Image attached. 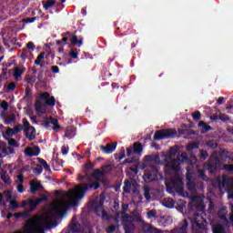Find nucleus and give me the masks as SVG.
Listing matches in <instances>:
<instances>
[{"label": "nucleus", "instance_id": "1", "mask_svg": "<svg viewBox=\"0 0 233 233\" xmlns=\"http://www.w3.org/2000/svg\"><path fill=\"white\" fill-rule=\"evenodd\" d=\"M92 177H95L96 180L92 181ZM101 177H103V171L101 169H96L91 177L87 173L84 177L79 175L78 179L80 181H86L87 184H80L75 191L73 190L69 193L70 207H77L79 199H83L86 190H97L101 187V184H99Z\"/></svg>", "mask_w": 233, "mask_h": 233}, {"label": "nucleus", "instance_id": "2", "mask_svg": "<svg viewBox=\"0 0 233 233\" xmlns=\"http://www.w3.org/2000/svg\"><path fill=\"white\" fill-rule=\"evenodd\" d=\"M205 207H198V210L195 211L193 218L191 220V228L194 233H207L208 228H207V219L205 218Z\"/></svg>", "mask_w": 233, "mask_h": 233}, {"label": "nucleus", "instance_id": "3", "mask_svg": "<svg viewBox=\"0 0 233 233\" xmlns=\"http://www.w3.org/2000/svg\"><path fill=\"white\" fill-rule=\"evenodd\" d=\"M122 226L125 233H134L136 232V224H134V217L132 215L127 214L128 210V205H122Z\"/></svg>", "mask_w": 233, "mask_h": 233}, {"label": "nucleus", "instance_id": "4", "mask_svg": "<svg viewBox=\"0 0 233 233\" xmlns=\"http://www.w3.org/2000/svg\"><path fill=\"white\" fill-rule=\"evenodd\" d=\"M204 168L208 174H218L221 170V160L212 155L208 160L204 164Z\"/></svg>", "mask_w": 233, "mask_h": 233}, {"label": "nucleus", "instance_id": "5", "mask_svg": "<svg viewBox=\"0 0 233 233\" xmlns=\"http://www.w3.org/2000/svg\"><path fill=\"white\" fill-rule=\"evenodd\" d=\"M143 179L146 183H152V181H158L159 179V169L157 166L151 165L145 171L143 175Z\"/></svg>", "mask_w": 233, "mask_h": 233}, {"label": "nucleus", "instance_id": "6", "mask_svg": "<svg viewBox=\"0 0 233 233\" xmlns=\"http://www.w3.org/2000/svg\"><path fill=\"white\" fill-rule=\"evenodd\" d=\"M176 136H177L176 128H167L156 131L153 139L154 141H161V139H168L169 137H176Z\"/></svg>", "mask_w": 233, "mask_h": 233}, {"label": "nucleus", "instance_id": "7", "mask_svg": "<svg viewBox=\"0 0 233 233\" xmlns=\"http://www.w3.org/2000/svg\"><path fill=\"white\" fill-rule=\"evenodd\" d=\"M187 159H188V157H187V155L185 154L177 156V159H172V157H168L167 167H168L174 172H178V170L181 168V167H179V163H183Z\"/></svg>", "mask_w": 233, "mask_h": 233}, {"label": "nucleus", "instance_id": "8", "mask_svg": "<svg viewBox=\"0 0 233 233\" xmlns=\"http://www.w3.org/2000/svg\"><path fill=\"white\" fill-rule=\"evenodd\" d=\"M22 123V127L26 139H28L29 141H34V139H35V127L30 126V122H28L26 118H23Z\"/></svg>", "mask_w": 233, "mask_h": 233}, {"label": "nucleus", "instance_id": "9", "mask_svg": "<svg viewBox=\"0 0 233 233\" xmlns=\"http://www.w3.org/2000/svg\"><path fill=\"white\" fill-rule=\"evenodd\" d=\"M40 101H46L44 105L46 106H56V97L50 96V93L45 92L39 96Z\"/></svg>", "mask_w": 233, "mask_h": 233}, {"label": "nucleus", "instance_id": "10", "mask_svg": "<svg viewBox=\"0 0 233 233\" xmlns=\"http://www.w3.org/2000/svg\"><path fill=\"white\" fill-rule=\"evenodd\" d=\"M67 208L63 203H56L53 206V212L56 214V216H60V218H63L65 214H66Z\"/></svg>", "mask_w": 233, "mask_h": 233}, {"label": "nucleus", "instance_id": "11", "mask_svg": "<svg viewBox=\"0 0 233 233\" xmlns=\"http://www.w3.org/2000/svg\"><path fill=\"white\" fill-rule=\"evenodd\" d=\"M116 148H117V142L107 143L106 146H100V150L103 154H112V152H116Z\"/></svg>", "mask_w": 233, "mask_h": 233}, {"label": "nucleus", "instance_id": "12", "mask_svg": "<svg viewBox=\"0 0 233 233\" xmlns=\"http://www.w3.org/2000/svg\"><path fill=\"white\" fill-rule=\"evenodd\" d=\"M93 207L95 208V212L97 214V216H102L105 218V216L108 217V214H106L105 211H103V207L105 205V200L100 199L98 202H94Z\"/></svg>", "mask_w": 233, "mask_h": 233}, {"label": "nucleus", "instance_id": "13", "mask_svg": "<svg viewBox=\"0 0 233 233\" xmlns=\"http://www.w3.org/2000/svg\"><path fill=\"white\" fill-rule=\"evenodd\" d=\"M142 232L143 233H163L159 228H154L152 224L143 222L142 226Z\"/></svg>", "mask_w": 233, "mask_h": 233}, {"label": "nucleus", "instance_id": "14", "mask_svg": "<svg viewBox=\"0 0 233 233\" xmlns=\"http://www.w3.org/2000/svg\"><path fill=\"white\" fill-rule=\"evenodd\" d=\"M40 153L41 149L37 146L34 147H28L25 150V156H29V157H34V156H37Z\"/></svg>", "mask_w": 233, "mask_h": 233}, {"label": "nucleus", "instance_id": "15", "mask_svg": "<svg viewBox=\"0 0 233 233\" xmlns=\"http://www.w3.org/2000/svg\"><path fill=\"white\" fill-rule=\"evenodd\" d=\"M43 185L39 181H33L30 183V192L31 194H35L39 190H43Z\"/></svg>", "mask_w": 233, "mask_h": 233}, {"label": "nucleus", "instance_id": "16", "mask_svg": "<svg viewBox=\"0 0 233 233\" xmlns=\"http://www.w3.org/2000/svg\"><path fill=\"white\" fill-rule=\"evenodd\" d=\"M177 232L178 233H187L188 232V221L187 219L182 220L178 227L177 228Z\"/></svg>", "mask_w": 233, "mask_h": 233}, {"label": "nucleus", "instance_id": "17", "mask_svg": "<svg viewBox=\"0 0 233 233\" xmlns=\"http://www.w3.org/2000/svg\"><path fill=\"white\" fill-rule=\"evenodd\" d=\"M145 159L147 163H155L156 165L161 164V159L159 158V155H148L145 157Z\"/></svg>", "mask_w": 233, "mask_h": 233}, {"label": "nucleus", "instance_id": "18", "mask_svg": "<svg viewBox=\"0 0 233 233\" xmlns=\"http://www.w3.org/2000/svg\"><path fill=\"white\" fill-rule=\"evenodd\" d=\"M25 72H26V68L25 66L23 67H19V66H15L14 68V77L15 79L17 81L19 79V77H21V76H23V74H25Z\"/></svg>", "mask_w": 233, "mask_h": 233}, {"label": "nucleus", "instance_id": "19", "mask_svg": "<svg viewBox=\"0 0 233 233\" xmlns=\"http://www.w3.org/2000/svg\"><path fill=\"white\" fill-rule=\"evenodd\" d=\"M69 40L73 46H83V38H77V35H70Z\"/></svg>", "mask_w": 233, "mask_h": 233}, {"label": "nucleus", "instance_id": "20", "mask_svg": "<svg viewBox=\"0 0 233 233\" xmlns=\"http://www.w3.org/2000/svg\"><path fill=\"white\" fill-rule=\"evenodd\" d=\"M76 136V130H74V127H69L66 128V132L64 135V137H67L68 139H72Z\"/></svg>", "mask_w": 233, "mask_h": 233}, {"label": "nucleus", "instance_id": "21", "mask_svg": "<svg viewBox=\"0 0 233 233\" xmlns=\"http://www.w3.org/2000/svg\"><path fill=\"white\" fill-rule=\"evenodd\" d=\"M35 110L37 114H45V108H43V103H41V100L35 101Z\"/></svg>", "mask_w": 233, "mask_h": 233}, {"label": "nucleus", "instance_id": "22", "mask_svg": "<svg viewBox=\"0 0 233 233\" xmlns=\"http://www.w3.org/2000/svg\"><path fill=\"white\" fill-rule=\"evenodd\" d=\"M27 205L29 208L26 210V212H34V210L37 208V204H35V200L34 198H29L27 200Z\"/></svg>", "mask_w": 233, "mask_h": 233}, {"label": "nucleus", "instance_id": "23", "mask_svg": "<svg viewBox=\"0 0 233 233\" xmlns=\"http://www.w3.org/2000/svg\"><path fill=\"white\" fill-rule=\"evenodd\" d=\"M198 127H199L200 128H202V129H201V133H202V134H207V132H209V130H212V127L207 125V124H206L205 122H203V121H200V122L198 123Z\"/></svg>", "mask_w": 233, "mask_h": 233}, {"label": "nucleus", "instance_id": "24", "mask_svg": "<svg viewBox=\"0 0 233 233\" xmlns=\"http://www.w3.org/2000/svg\"><path fill=\"white\" fill-rule=\"evenodd\" d=\"M134 154H141L143 152V145L140 142H135L133 144Z\"/></svg>", "mask_w": 233, "mask_h": 233}, {"label": "nucleus", "instance_id": "25", "mask_svg": "<svg viewBox=\"0 0 233 233\" xmlns=\"http://www.w3.org/2000/svg\"><path fill=\"white\" fill-rule=\"evenodd\" d=\"M123 190L126 194H130L132 190V182L130 180H125Z\"/></svg>", "mask_w": 233, "mask_h": 233}, {"label": "nucleus", "instance_id": "26", "mask_svg": "<svg viewBox=\"0 0 233 233\" xmlns=\"http://www.w3.org/2000/svg\"><path fill=\"white\" fill-rule=\"evenodd\" d=\"M1 179L5 185H12V179H10V176L6 173V171H3Z\"/></svg>", "mask_w": 233, "mask_h": 233}, {"label": "nucleus", "instance_id": "27", "mask_svg": "<svg viewBox=\"0 0 233 233\" xmlns=\"http://www.w3.org/2000/svg\"><path fill=\"white\" fill-rule=\"evenodd\" d=\"M144 198L147 199V201H150L152 199V196L150 195V187L148 186H144Z\"/></svg>", "mask_w": 233, "mask_h": 233}, {"label": "nucleus", "instance_id": "28", "mask_svg": "<svg viewBox=\"0 0 233 233\" xmlns=\"http://www.w3.org/2000/svg\"><path fill=\"white\" fill-rule=\"evenodd\" d=\"M198 148H199L198 142H192L186 147V149L187 150V152H192V150H196Z\"/></svg>", "mask_w": 233, "mask_h": 233}, {"label": "nucleus", "instance_id": "29", "mask_svg": "<svg viewBox=\"0 0 233 233\" xmlns=\"http://www.w3.org/2000/svg\"><path fill=\"white\" fill-rule=\"evenodd\" d=\"M42 59H45V52H41L35 60V65L41 66V68H43V64H41Z\"/></svg>", "mask_w": 233, "mask_h": 233}, {"label": "nucleus", "instance_id": "30", "mask_svg": "<svg viewBox=\"0 0 233 233\" xmlns=\"http://www.w3.org/2000/svg\"><path fill=\"white\" fill-rule=\"evenodd\" d=\"M49 122L51 125H54L53 130H57L61 128V126L59 125V121L52 116L49 117Z\"/></svg>", "mask_w": 233, "mask_h": 233}, {"label": "nucleus", "instance_id": "31", "mask_svg": "<svg viewBox=\"0 0 233 233\" xmlns=\"http://www.w3.org/2000/svg\"><path fill=\"white\" fill-rule=\"evenodd\" d=\"M218 216L222 221H228V218H227V215L225 213V208L219 209L218 212Z\"/></svg>", "mask_w": 233, "mask_h": 233}, {"label": "nucleus", "instance_id": "32", "mask_svg": "<svg viewBox=\"0 0 233 233\" xmlns=\"http://www.w3.org/2000/svg\"><path fill=\"white\" fill-rule=\"evenodd\" d=\"M213 233H225V228H223V225L218 224L214 226Z\"/></svg>", "mask_w": 233, "mask_h": 233}, {"label": "nucleus", "instance_id": "33", "mask_svg": "<svg viewBox=\"0 0 233 233\" xmlns=\"http://www.w3.org/2000/svg\"><path fill=\"white\" fill-rule=\"evenodd\" d=\"M44 5V10H48L49 8H52L56 5V0L46 1V3L43 2Z\"/></svg>", "mask_w": 233, "mask_h": 233}, {"label": "nucleus", "instance_id": "34", "mask_svg": "<svg viewBox=\"0 0 233 233\" xmlns=\"http://www.w3.org/2000/svg\"><path fill=\"white\" fill-rule=\"evenodd\" d=\"M218 119L223 123H227L228 121H230V116L227 114L219 113Z\"/></svg>", "mask_w": 233, "mask_h": 233}, {"label": "nucleus", "instance_id": "35", "mask_svg": "<svg viewBox=\"0 0 233 233\" xmlns=\"http://www.w3.org/2000/svg\"><path fill=\"white\" fill-rule=\"evenodd\" d=\"M176 202L172 198H167V200L165 201V207H167V208H174Z\"/></svg>", "mask_w": 233, "mask_h": 233}, {"label": "nucleus", "instance_id": "36", "mask_svg": "<svg viewBox=\"0 0 233 233\" xmlns=\"http://www.w3.org/2000/svg\"><path fill=\"white\" fill-rule=\"evenodd\" d=\"M187 187L189 192H196V183H194V181L189 180L187 184Z\"/></svg>", "mask_w": 233, "mask_h": 233}, {"label": "nucleus", "instance_id": "37", "mask_svg": "<svg viewBox=\"0 0 233 233\" xmlns=\"http://www.w3.org/2000/svg\"><path fill=\"white\" fill-rule=\"evenodd\" d=\"M6 141H8L9 147H15L17 148L19 147V144H17V141L15 138H5Z\"/></svg>", "mask_w": 233, "mask_h": 233}, {"label": "nucleus", "instance_id": "38", "mask_svg": "<svg viewBox=\"0 0 233 233\" xmlns=\"http://www.w3.org/2000/svg\"><path fill=\"white\" fill-rule=\"evenodd\" d=\"M70 35H72V33H70V32L63 33L62 34L63 38L61 39L62 43H66V41H68V39H70Z\"/></svg>", "mask_w": 233, "mask_h": 233}, {"label": "nucleus", "instance_id": "39", "mask_svg": "<svg viewBox=\"0 0 233 233\" xmlns=\"http://www.w3.org/2000/svg\"><path fill=\"white\" fill-rule=\"evenodd\" d=\"M69 56L72 59H77L79 53H77V49H71L69 52Z\"/></svg>", "mask_w": 233, "mask_h": 233}, {"label": "nucleus", "instance_id": "40", "mask_svg": "<svg viewBox=\"0 0 233 233\" xmlns=\"http://www.w3.org/2000/svg\"><path fill=\"white\" fill-rule=\"evenodd\" d=\"M30 96H32V89H30V86L25 87V95L24 96V99L25 101H28L30 99Z\"/></svg>", "mask_w": 233, "mask_h": 233}, {"label": "nucleus", "instance_id": "41", "mask_svg": "<svg viewBox=\"0 0 233 233\" xmlns=\"http://www.w3.org/2000/svg\"><path fill=\"white\" fill-rule=\"evenodd\" d=\"M182 184H183V181H181L180 178H177V179L173 180V187H174L175 190H177V187H181Z\"/></svg>", "mask_w": 233, "mask_h": 233}, {"label": "nucleus", "instance_id": "42", "mask_svg": "<svg viewBox=\"0 0 233 233\" xmlns=\"http://www.w3.org/2000/svg\"><path fill=\"white\" fill-rule=\"evenodd\" d=\"M9 208L15 210V208H19V204L15 200H10Z\"/></svg>", "mask_w": 233, "mask_h": 233}, {"label": "nucleus", "instance_id": "43", "mask_svg": "<svg viewBox=\"0 0 233 233\" xmlns=\"http://www.w3.org/2000/svg\"><path fill=\"white\" fill-rule=\"evenodd\" d=\"M192 118H193V121H199V119H201V112L196 111L192 113Z\"/></svg>", "mask_w": 233, "mask_h": 233}, {"label": "nucleus", "instance_id": "44", "mask_svg": "<svg viewBox=\"0 0 233 233\" xmlns=\"http://www.w3.org/2000/svg\"><path fill=\"white\" fill-rule=\"evenodd\" d=\"M199 157H200V159H203V161H205V159H207L208 157V152L205 149H201Z\"/></svg>", "mask_w": 233, "mask_h": 233}, {"label": "nucleus", "instance_id": "45", "mask_svg": "<svg viewBox=\"0 0 233 233\" xmlns=\"http://www.w3.org/2000/svg\"><path fill=\"white\" fill-rule=\"evenodd\" d=\"M102 172L103 174H110V172H112V167H110V165L103 166Z\"/></svg>", "mask_w": 233, "mask_h": 233}, {"label": "nucleus", "instance_id": "46", "mask_svg": "<svg viewBox=\"0 0 233 233\" xmlns=\"http://www.w3.org/2000/svg\"><path fill=\"white\" fill-rule=\"evenodd\" d=\"M12 90H15V83L11 82L8 84L7 88L5 89L6 94L12 92Z\"/></svg>", "mask_w": 233, "mask_h": 233}, {"label": "nucleus", "instance_id": "47", "mask_svg": "<svg viewBox=\"0 0 233 233\" xmlns=\"http://www.w3.org/2000/svg\"><path fill=\"white\" fill-rule=\"evenodd\" d=\"M207 145L209 148H218V142L217 141L209 140V141H208Z\"/></svg>", "mask_w": 233, "mask_h": 233}, {"label": "nucleus", "instance_id": "48", "mask_svg": "<svg viewBox=\"0 0 233 233\" xmlns=\"http://www.w3.org/2000/svg\"><path fill=\"white\" fill-rule=\"evenodd\" d=\"M13 130L15 131V135L19 134V132H22V130H24L23 129V125L18 124V125L15 126Z\"/></svg>", "mask_w": 233, "mask_h": 233}, {"label": "nucleus", "instance_id": "49", "mask_svg": "<svg viewBox=\"0 0 233 233\" xmlns=\"http://www.w3.org/2000/svg\"><path fill=\"white\" fill-rule=\"evenodd\" d=\"M48 198L46 196H44L42 198H38L36 199H35V203L37 205H41V203H43V201H47Z\"/></svg>", "mask_w": 233, "mask_h": 233}, {"label": "nucleus", "instance_id": "50", "mask_svg": "<svg viewBox=\"0 0 233 233\" xmlns=\"http://www.w3.org/2000/svg\"><path fill=\"white\" fill-rule=\"evenodd\" d=\"M21 59H27L28 57V49L27 48H23L22 53L20 55Z\"/></svg>", "mask_w": 233, "mask_h": 233}, {"label": "nucleus", "instance_id": "51", "mask_svg": "<svg viewBox=\"0 0 233 233\" xmlns=\"http://www.w3.org/2000/svg\"><path fill=\"white\" fill-rule=\"evenodd\" d=\"M5 134H6V136H8V137H13V136H15V132L11 127H8L5 130Z\"/></svg>", "mask_w": 233, "mask_h": 233}, {"label": "nucleus", "instance_id": "52", "mask_svg": "<svg viewBox=\"0 0 233 233\" xmlns=\"http://www.w3.org/2000/svg\"><path fill=\"white\" fill-rule=\"evenodd\" d=\"M147 219H152L153 218H157L155 210H149L147 212Z\"/></svg>", "mask_w": 233, "mask_h": 233}, {"label": "nucleus", "instance_id": "53", "mask_svg": "<svg viewBox=\"0 0 233 233\" xmlns=\"http://www.w3.org/2000/svg\"><path fill=\"white\" fill-rule=\"evenodd\" d=\"M132 163H136V157H129V158H127L123 163L122 165H128V164H132Z\"/></svg>", "mask_w": 233, "mask_h": 233}, {"label": "nucleus", "instance_id": "54", "mask_svg": "<svg viewBox=\"0 0 233 233\" xmlns=\"http://www.w3.org/2000/svg\"><path fill=\"white\" fill-rule=\"evenodd\" d=\"M224 170L227 172H233V164H225Z\"/></svg>", "mask_w": 233, "mask_h": 233}, {"label": "nucleus", "instance_id": "55", "mask_svg": "<svg viewBox=\"0 0 233 233\" xmlns=\"http://www.w3.org/2000/svg\"><path fill=\"white\" fill-rule=\"evenodd\" d=\"M34 174H36L39 176L40 174H43V167L40 166L39 167H35L33 169Z\"/></svg>", "mask_w": 233, "mask_h": 233}, {"label": "nucleus", "instance_id": "56", "mask_svg": "<svg viewBox=\"0 0 233 233\" xmlns=\"http://www.w3.org/2000/svg\"><path fill=\"white\" fill-rule=\"evenodd\" d=\"M199 177H201V179H203V181H208V177H207V175H205V171H203V170L199 171Z\"/></svg>", "mask_w": 233, "mask_h": 233}, {"label": "nucleus", "instance_id": "57", "mask_svg": "<svg viewBox=\"0 0 233 233\" xmlns=\"http://www.w3.org/2000/svg\"><path fill=\"white\" fill-rule=\"evenodd\" d=\"M26 46H27V50H32V51L35 50V45L34 44V42L27 43Z\"/></svg>", "mask_w": 233, "mask_h": 233}, {"label": "nucleus", "instance_id": "58", "mask_svg": "<svg viewBox=\"0 0 233 233\" xmlns=\"http://www.w3.org/2000/svg\"><path fill=\"white\" fill-rule=\"evenodd\" d=\"M51 72H52L53 74H59V66H51Z\"/></svg>", "mask_w": 233, "mask_h": 233}, {"label": "nucleus", "instance_id": "59", "mask_svg": "<svg viewBox=\"0 0 233 233\" xmlns=\"http://www.w3.org/2000/svg\"><path fill=\"white\" fill-rule=\"evenodd\" d=\"M68 150H69L68 147L62 146L61 151H62L63 156H66V154H68Z\"/></svg>", "mask_w": 233, "mask_h": 233}, {"label": "nucleus", "instance_id": "60", "mask_svg": "<svg viewBox=\"0 0 233 233\" xmlns=\"http://www.w3.org/2000/svg\"><path fill=\"white\" fill-rule=\"evenodd\" d=\"M14 121H15V115H11L8 118H7V125H10V123H14Z\"/></svg>", "mask_w": 233, "mask_h": 233}, {"label": "nucleus", "instance_id": "61", "mask_svg": "<svg viewBox=\"0 0 233 233\" xmlns=\"http://www.w3.org/2000/svg\"><path fill=\"white\" fill-rule=\"evenodd\" d=\"M106 232H108V233L116 232V226L110 225L109 227H107Z\"/></svg>", "mask_w": 233, "mask_h": 233}, {"label": "nucleus", "instance_id": "62", "mask_svg": "<svg viewBox=\"0 0 233 233\" xmlns=\"http://www.w3.org/2000/svg\"><path fill=\"white\" fill-rule=\"evenodd\" d=\"M37 17H31V18H25L23 20L24 23H34L35 21H36Z\"/></svg>", "mask_w": 233, "mask_h": 233}, {"label": "nucleus", "instance_id": "63", "mask_svg": "<svg viewBox=\"0 0 233 233\" xmlns=\"http://www.w3.org/2000/svg\"><path fill=\"white\" fill-rule=\"evenodd\" d=\"M70 230H71V232H73V233L77 232V231H78L77 224H73V225H71Z\"/></svg>", "mask_w": 233, "mask_h": 233}, {"label": "nucleus", "instance_id": "64", "mask_svg": "<svg viewBox=\"0 0 233 233\" xmlns=\"http://www.w3.org/2000/svg\"><path fill=\"white\" fill-rule=\"evenodd\" d=\"M169 154H170V156H176V154H177V148L170 147Z\"/></svg>", "mask_w": 233, "mask_h": 233}]
</instances>
